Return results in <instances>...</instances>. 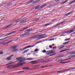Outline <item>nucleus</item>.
<instances>
[{
    "label": "nucleus",
    "mask_w": 75,
    "mask_h": 75,
    "mask_svg": "<svg viewBox=\"0 0 75 75\" xmlns=\"http://www.w3.org/2000/svg\"><path fill=\"white\" fill-rule=\"evenodd\" d=\"M33 58H28L27 59H21V60H19V61L20 62H22L21 63H19V65H23V64H26V62H22L23 61H25V60H33Z\"/></svg>",
    "instance_id": "f257e3e1"
},
{
    "label": "nucleus",
    "mask_w": 75,
    "mask_h": 75,
    "mask_svg": "<svg viewBox=\"0 0 75 75\" xmlns=\"http://www.w3.org/2000/svg\"><path fill=\"white\" fill-rule=\"evenodd\" d=\"M18 47V45H16L11 47L10 49L11 50L12 52H16L17 50V49H16V48Z\"/></svg>",
    "instance_id": "f03ea898"
},
{
    "label": "nucleus",
    "mask_w": 75,
    "mask_h": 75,
    "mask_svg": "<svg viewBox=\"0 0 75 75\" xmlns=\"http://www.w3.org/2000/svg\"><path fill=\"white\" fill-rule=\"evenodd\" d=\"M66 22V21H63L59 23H57V24H56L54 25L53 27H57V26H58V25H59L60 24H63V23H65Z\"/></svg>",
    "instance_id": "7ed1b4c3"
},
{
    "label": "nucleus",
    "mask_w": 75,
    "mask_h": 75,
    "mask_svg": "<svg viewBox=\"0 0 75 75\" xmlns=\"http://www.w3.org/2000/svg\"><path fill=\"white\" fill-rule=\"evenodd\" d=\"M13 54H12V55L10 56H9L7 57L6 58V60H7V61H10L11 60V57H13Z\"/></svg>",
    "instance_id": "20e7f679"
},
{
    "label": "nucleus",
    "mask_w": 75,
    "mask_h": 75,
    "mask_svg": "<svg viewBox=\"0 0 75 75\" xmlns=\"http://www.w3.org/2000/svg\"><path fill=\"white\" fill-rule=\"evenodd\" d=\"M16 33V32L15 31H13L10 33H8L7 34L5 35V36H8V35H11V34H14V33Z\"/></svg>",
    "instance_id": "39448f33"
},
{
    "label": "nucleus",
    "mask_w": 75,
    "mask_h": 75,
    "mask_svg": "<svg viewBox=\"0 0 75 75\" xmlns=\"http://www.w3.org/2000/svg\"><path fill=\"white\" fill-rule=\"evenodd\" d=\"M25 33L23 34L22 35V36H25V35H28L30 34V32H26L25 31Z\"/></svg>",
    "instance_id": "423d86ee"
},
{
    "label": "nucleus",
    "mask_w": 75,
    "mask_h": 75,
    "mask_svg": "<svg viewBox=\"0 0 75 75\" xmlns=\"http://www.w3.org/2000/svg\"><path fill=\"white\" fill-rule=\"evenodd\" d=\"M39 35V38H45V37H45V36H44V35H45V34H43L42 35Z\"/></svg>",
    "instance_id": "0eeeda50"
},
{
    "label": "nucleus",
    "mask_w": 75,
    "mask_h": 75,
    "mask_svg": "<svg viewBox=\"0 0 75 75\" xmlns=\"http://www.w3.org/2000/svg\"><path fill=\"white\" fill-rule=\"evenodd\" d=\"M47 6V4H45L41 6L39 8L40 9H42V8H44V7H45V6Z\"/></svg>",
    "instance_id": "6e6552de"
},
{
    "label": "nucleus",
    "mask_w": 75,
    "mask_h": 75,
    "mask_svg": "<svg viewBox=\"0 0 75 75\" xmlns=\"http://www.w3.org/2000/svg\"><path fill=\"white\" fill-rule=\"evenodd\" d=\"M39 35H35L33 37H32L31 38L32 39L33 38V39H35V38H39Z\"/></svg>",
    "instance_id": "1a4fd4ad"
},
{
    "label": "nucleus",
    "mask_w": 75,
    "mask_h": 75,
    "mask_svg": "<svg viewBox=\"0 0 75 75\" xmlns=\"http://www.w3.org/2000/svg\"><path fill=\"white\" fill-rule=\"evenodd\" d=\"M73 32H74V30H69V31H67L66 32V33L67 34H70V33H73Z\"/></svg>",
    "instance_id": "9d476101"
},
{
    "label": "nucleus",
    "mask_w": 75,
    "mask_h": 75,
    "mask_svg": "<svg viewBox=\"0 0 75 75\" xmlns=\"http://www.w3.org/2000/svg\"><path fill=\"white\" fill-rule=\"evenodd\" d=\"M14 23H11V24H10L8 25L5 27V28H8V27H10V26H11V25H14Z\"/></svg>",
    "instance_id": "9b49d317"
},
{
    "label": "nucleus",
    "mask_w": 75,
    "mask_h": 75,
    "mask_svg": "<svg viewBox=\"0 0 75 75\" xmlns=\"http://www.w3.org/2000/svg\"><path fill=\"white\" fill-rule=\"evenodd\" d=\"M72 14V11H71L70 12L65 14V16L67 17V16H69V14Z\"/></svg>",
    "instance_id": "f8f14e48"
},
{
    "label": "nucleus",
    "mask_w": 75,
    "mask_h": 75,
    "mask_svg": "<svg viewBox=\"0 0 75 75\" xmlns=\"http://www.w3.org/2000/svg\"><path fill=\"white\" fill-rule=\"evenodd\" d=\"M28 28V26H26L24 28H23V30H21L19 31H23V30H27V29Z\"/></svg>",
    "instance_id": "ddd939ff"
},
{
    "label": "nucleus",
    "mask_w": 75,
    "mask_h": 75,
    "mask_svg": "<svg viewBox=\"0 0 75 75\" xmlns=\"http://www.w3.org/2000/svg\"><path fill=\"white\" fill-rule=\"evenodd\" d=\"M40 4H39L38 5H37L35 7V10H37V9H38V8H39L40 6Z\"/></svg>",
    "instance_id": "4468645a"
},
{
    "label": "nucleus",
    "mask_w": 75,
    "mask_h": 75,
    "mask_svg": "<svg viewBox=\"0 0 75 75\" xmlns=\"http://www.w3.org/2000/svg\"><path fill=\"white\" fill-rule=\"evenodd\" d=\"M52 23L50 22V23H47V24H45L44 25L45 26H47V25H51L52 24Z\"/></svg>",
    "instance_id": "2eb2a0df"
},
{
    "label": "nucleus",
    "mask_w": 75,
    "mask_h": 75,
    "mask_svg": "<svg viewBox=\"0 0 75 75\" xmlns=\"http://www.w3.org/2000/svg\"><path fill=\"white\" fill-rule=\"evenodd\" d=\"M29 49H28L27 50H26L23 51L22 53V54H24V53H26V52H27L28 51H29Z\"/></svg>",
    "instance_id": "dca6fc26"
},
{
    "label": "nucleus",
    "mask_w": 75,
    "mask_h": 75,
    "mask_svg": "<svg viewBox=\"0 0 75 75\" xmlns=\"http://www.w3.org/2000/svg\"><path fill=\"white\" fill-rule=\"evenodd\" d=\"M33 31V29H32V28H30L27 30L25 31V32H27V31H28V32H30V31Z\"/></svg>",
    "instance_id": "f3484780"
},
{
    "label": "nucleus",
    "mask_w": 75,
    "mask_h": 75,
    "mask_svg": "<svg viewBox=\"0 0 75 75\" xmlns=\"http://www.w3.org/2000/svg\"><path fill=\"white\" fill-rule=\"evenodd\" d=\"M40 42H41L40 41L39 42H38L35 43L34 45L31 46V47H34V46H35L36 44H38V43H40Z\"/></svg>",
    "instance_id": "a211bd4d"
},
{
    "label": "nucleus",
    "mask_w": 75,
    "mask_h": 75,
    "mask_svg": "<svg viewBox=\"0 0 75 75\" xmlns=\"http://www.w3.org/2000/svg\"><path fill=\"white\" fill-rule=\"evenodd\" d=\"M12 4H6L5 6V7H8V6H10Z\"/></svg>",
    "instance_id": "6ab92c4d"
},
{
    "label": "nucleus",
    "mask_w": 75,
    "mask_h": 75,
    "mask_svg": "<svg viewBox=\"0 0 75 75\" xmlns=\"http://www.w3.org/2000/svg\"><path fill=\"white\" fill-rule=\"evenodd\" d=\"M46 53L47 55H48L49 54H50V50H49L48 51H46Z\"/></svg>",
    "instance_id": "aec40b11"
},
{
    "label": "nucleus",
    "mask_w": 75,
    "mask_h": 75,
    "mask_svg": "<svg viewBox=\"0 0 75 75\" xmlns=\"http://www.w3.org/2000/svg\"><path fill=\"white\" fill-rule=\"evenodd\" d=\"M30 63L32 64H35L36 63V61H33L32 62H30Z\"/></svg>",
    "instance_id": "412c9836"
},
{
    "label": "nucleus",
    "mask_w": 75,
    "mask_h": 75,
    "mask_svg": "<svg viewBox=\"0 0 75 75\" xmlns=\"http://www.w3.org/2000/svg\"><path fill=\"white\" fill-rule=\"evenodd\" d=\"M26 20H27V19H23V20H22L21 21V22H20V23H23L24 22H25V21H26Z\"/></svg>",
    "instance_id": "4be33fe9"
},
{
    "label": "nucleus",
    "mask_w": 75,
    "mask_h": 75,
    "mask_svg": "<svg viewBox=\"0 0 75 75\" xmlns=\"http://www.w3.org/2000/svg\"><path fill=\"white\" fill-rule=\"evenodd\" d=\"M29 69V67H25L23 68V69Z\"/></svg>",
    "instance_id": "5701e85b"
},
{
    "label": "nucleus",
    "mask_w": 75,
    "mask_h": 75,
    "mask_svg": "<svg viewBox=\"0 0 75 75\" xmlns=\"http://www.w3.org/2000/svg\"><path fill=\"white\" fill-rule=\"evenodd\" d=\"M13 40H11L8 41V42H6V44H8V43H10V42H11L12 41H13Z\"/></svg>",
    "instance_id": "b1692460"
},
{
    "label": "nucleus",
    "mask_w": 75,
    "mask_h": 75,
    "mask_svg": "<svg viewBox=\"0 0 75 75\" xmlns=\"http://www.w3.org/2000/svg\"><path fill=\"white\" fill-rule=\"evenodd\" d=\"M38 1H40L39 0H37L35 1H33V3H37V2H38Z\"/></svg>",
    "instance_id": "393cba45"
},
{
    "label": "nucleus",
    "mask_w": 75,
    "mask_h": 75,
    "mask_svg": "<svg viewBox=\"0 0 75 75\" xmlns=\"http://www.w3.org/2000/svg\"><path fill=\"white\" fill-rule=\"evenodd\" d=\"M31 45H30L29 46H28L26 47H25V48L26 49H27V48H31Z\"/></svg>",
    "instance_id": "a878e982"
},
{
    "label": "nucleus",
    "mask_w": 75,
    "mask_h": 75,
    "mask_svg": "<svg viewBox=\"0 0 75 75\" xmlns=\"http://www.w3.org/2000/svg\"><path fill=\"white\" fill-rule=\"evenodd\" d=\"M18 60L17 61L15 62H14L10 63H8V64H6V65H8V64H13V63H15V62H18Z\"/></svg>",
    "instance_id": "bb28decb"
},
{
    "label": "nucleus",
    "mask_w": 75,
    "mask_h": 75,
    "mask_svg": "<svg viewBox=\"0 0 75 75\" xmlns=\"http://www.w3.org/2000/svg\"><path fill=\"white\" fill-rule=\"evenodd\" d=\"M70 42V41H69L66 42H65L64 43H63V45H64L65 44H68V42Z\"/></svg>",
    "instance_id": "cd10ccee"
},
{
    "label": "nucleus",
    "mask_w": 75,
    "mask_h": 75,
    "mask_svg": "<svg viewBox=\"0 0 75 75\" xmlns=\"http://www.w3.org/2000/svg\"><path fill=\"white\" fill-rule=\"evenodd\" d=\"M19 66V63H18V64H16L14 66V67H18Z\"/></svg>",
    "instance_id": "c85d7f7f"
},
{
    "label": "nucleus",
    "mask_w": 75,
    "mask_h": 75,
    "mask_svg": "<svg viewBox=\"0 0 75 75\" xmlns=\"http://www.w3.org/2000/svg\"><path fill=\"white\" fill-rule=\"evenodd\" d=\"M67 50H68V49H66L65 50H64L61 51H60V52H64V51H67Z\"/></svg>",
    "instance_id": "c756f323"
},
{
    "label": "nucleus",
    "mask_w": 75,
    "mask_h": 75,
    "mask_svg": "<svg viewBox=\"0 0 75 75\" xmlns=\"http://www.w3.org/2000/svg\"><path fill=\"white\" fill-rule=\"evenodd\" d=\"M75 0H74L73 1H71L69 3V4H72V3H75Z\"/></svg>",
    "instance_id": "7c9ffc66"
},
{
    "label": "nucleus",
    "mask_w": 75,
    "mask_h": 75,
    "mask_svg": "<svg viewBox=\"0 0 75 75\" xmlns=\"http://www.w3.org/2000/svg\"><path fill=\"white\" fill-rule=\"evenodd\" d=\"M60 63H62V64H65L66 63H68V62H60Z\"/></svg>",
    "instance_id": "2f4dec72"
},
{
    "label": "nucleus",
    "mask_w": 75,
    "mask_h": 75,
    "mask_svg": "<svg viewBox=\"0 0 75 75\" xmlns=\"http://www.w3.org/2000/svg\"><path fill=\"white\" fill-rule=\"evenodd\" d=\"M34 0H31L30 1H29V4H30V3H33V1H34Z\"/></svg>",
    "instance_id": "473e14b6"
},
{
    "label": "nucleus",
    "mask_w": 75,
    "mask_h": 75,
    "mask_svg": "<svg viewBox=\"0 0 75 75\" xmlns=\"http://www.w3.org/2000/svg\"><path fill=\"white\" fill-rule=\"evenodd\" d=\"M40 61H42L43 62H45V61H44V59H40Z\"/></svg>",
    "instance_id": "72a5a7b5"
},
{
    "label": "nucleus",
    "mask_w": 75,
    "mask_h": 75,
    "mask_svg": "<svg viewBox=\"0 0 75 75\" xmlns=\"http://www.w3.org/2000/svg\"><path fill=\"white\" fill-rule=\"evenodd\" d=\"M70 69H75V67H70Z\"/></svg>",
    "instance_id": "f704fd0d"
},
{
    "label": "nucleus",
    "mask_w": 75,
    "mask_h": 75,
    "mask_svg": "<svg viewBox=\"0 0 75 75\" xmlns=\"http://www.w3.org/2000/svg\"><path fill=\"white\" fill-rule=\"evenodd\" d=\"M50 54L54 53V51L52 50H50Z\"/></svg>",
    "instance_id": "c9c22d12"
},
{
    "label": "nucleus",
    "mask_w": 75,
    "mask_h": 75,
    "mask_svg": "<svg viewBox=\"0 0 75 75\" xmlns=\"http://www.w3.org/2000/svg\"><path fill=\"white\" fill-rule=\"evenodd\" d=\"M25 49H26V48H25V47L22 49H20V51H23V50H25Z\"/></svg>",
    "instance_id": "e433bc0d"
},
{
    "label": "nucleus",
    "mask_w": 75,
    "mask_h": 75,
    "mask_svg": "<svg viewBox=\"0 0 75 75\" xmlns=\"http://www.w3.org/2000/svg\"><path fill=\"white\" fill-rule=\"evenodd\" d=\"M70 39H71V38H68V39H65V40H64V41H68V40H70Z\"/></svg>",
    "instance_id": "4c0bfd02"
},
{
    "label": "nucleus",
    "mask_w": 75,
    "mask_h": 75,
    "mask_svg": "<svg viewBox=\"0 0 75 75\" xmlns=\"http://www.w3.org/2000/svg\"><path fill=\"white\" fill-rule=\"evenodd\" d=\"M55 54H56L54 53V54H51V55H49V56H53V55H55Z\"/></svg>",
    "instance_id": "58836bf2"
},
{
    "label": "nucleus",
    "mask_w": 75,
    "mask_h": 75,
    "mask_svg": "<svg viewBox=\"0 0 75 75\" xmlns=\"http://www.w3.org/2000/svg\"><path fill=\"white\" fill-rule=\"evenodd\" d=\"M71 54L72 55V54H74V55H75V52H72L71 53Z\"/></svg>",
    "instance_id": "ea45409f"
},
{
    "label": "nucleus",
    "mask_w": 75,
    "mask_h": 75,
    "mask_svg": "<svg viewBox=\"0 0 75 75\" xmlns=\"http://www.w3.org/2000/svg\"><path fill=\"white\" fill-rule=\"evenodd\" d=\"M47 51H46V50H43L42 51V52L43 53H46V52Z\"/></svg>",
    "instance_id": "a19ab883"
},
{
    "label": "nucleus",
    "mask_w": 75,
    "mask_h": 75,
    "mask_svg": "<svg viewBox=\"0 0 75 75\" xmlns=\"http://www.w3.org/2000/svg\"><path fill=\"white\" fill-rule=\"evenodd\" d=\"M38 51V49H36L34 50L35 52H37Z\"/></svg>",
    "instance_id": "79ce46f5"
},
{
    "label": "nucleus",
    "mask_w": 75,
    "mask_h": 75,
    "mask_svg": "<svg viewBox=\"0 0 75 75\" xmlns=\"http://www.w3.org/2000/svg\"><path fill=\"white\" fill-rule=\"evenodd\" d=\"M25 5H27L28 4H30V3L29 2V1L25 3Z\"/></svg>",
    "instance_id": "37998d69"
},
{
    "label": "nucleus",
    "mask_w": 75,
    "mask_h": 75,
    "mask_svg": "<svg viewBox=\"0 0 75 75\" xmlns=\"http://www.w3.org/2000/svg\"><path fill=\"white\" fill-rule=\"evenodd\" d=\"M67 1L68 0H66L65 1L63 2H64V3H67Z\"/></svg>",
    "instance_id": "c03bdc74"
},
{
    "label": "nucleus",
    "mask_w": 75,
    "mask_h": 75,
    "mask_svg": "<svg viewBox=\"0 0 75 75\" xmlns=\"http://www.w3.org/2000/svg\"><path fill=\"white\" fill-rule=\"evenodd\" d=\"M49 48H52V46L51 45H50L49 46Z\"/></svg>",
    "instance_id": "a18cd8bd"
},
{
    "label": "nucleus",
    "mask_w": 75,
    "mask_h": 75,
    "mask_svg": "<svg viewBox=\"0 0 75 75\" xmlns=\"http://www.w3.org/2000/svg\"><path fill=\"white\" fill-rule=\"evenodd\" d=\"M49 57L45 56L43 57V58H48Z\"/></svg>",
    "instance_id": "49530a36"
},
{
    "label": "nucleus",
    "mask_w": 75,
    "mask_h": 75,
    "mask_svg": "<svg viewBox=\"0 0 75 75\" xmlns=\"http://www.w3.org/2000/svg\"><path fill=\"white\" fill-rule=\"evenodd\" d=\"M24 72V71H21L19 72V73H21V72Z\"/></svg>",
    "instance_id": "de8ad7c7"
},
{
    "label": "nucleus",
    "mask_w": 75,
    "mask_h": 75,
    "mask_svg": "<svg viewBox=\"0 0 75 75\" xmlns=\"http://www.w3.org/2000/svg\"><path fill=\"white\" fill-rule=\"evenodd\" d=\"M75 29V28H73L71 30H74H74Z\"/></svg>",
    "instance_id": "09e8293b"
},
{
    "label": "nucleus",
    "mask_w": 75,
    "mask_h": 75,
    "mask_svg": "<svg viewBox=\"0 0 75 75\" xmlns=\"http://www.w3.org/2000/svg\"><path fill=\"white\" fill-rule=\"evenodd\" d=\"M39 20V18H37L35 19V21H37V20Z\"/></svg>",
    "instance_id": "8fccbe9b"
},
{
    "label": "nucleus",
    "mask_w": 75,
    "mask_h": 75,
    "mask_svg": "<svg viewBox=\"0 0 75 75\" xmlns=\"http://www.w3.org/2000/svg\"><path fill=\"white\" fill-rule=\"evenodd\" d=\"M64 47H65V46H63V47H62L59 48V49H61V48H64Z\"/></svg>",
    "instance_id": "3c124183"
},
{
    "label": "nucleus",
    "mask_w": 75,
    "mask_h": 75,
    "mask_svg": "<svg viewBox=\"0 0 75 75\" xmlns=\"http://www.w3.org/2000/svg\"><path fill=\"white\" fill-rule=\"evenodd\" d=\"M70 57H75V55H71V56H70Z\"/></svg>",
    "instance_id": "603ef678"
},
{
    "label": "nucleus",
    "mask_w": 75,
    "mask_h": 75,
    "mask_svg": "<svg viewBox=\"0 0 75 75\" xmlns=\"http://www.w3.org/2000/svg\"><path fill=\"white\" fill-rule=\"evenodd\" d=\"M49 60H47L45 61V62H49Z\"/></svg>",
    "instance_id": "864d4df0"
},
{
    "label": "nucleus",
    "mask_w": 75,
    "mask_h": 75,
    "mask_svg": "<svg viewBox=\"0 0 75 75\" xmlns=\"http://www.w3.org/2000/svg\"><path fill=\"white\" fill-rule=\"evenodd\" d=\"M15 25H16V24H17V22H16V21L15 22Z\"/></svg>",
    "instance_id": "5fc2aeb1"
},
{
    "label": "nucleus",
    "mask_w": 75,
    "mask_h": 75,
    "mask_svg": "<svg viewBox=\"0 0 75 75\" xmlns=\"http://www.w3.org/2000/svg\"><path fill=\"white\" fill-rule=\"evenodd\" d=\"M23 57H19V59H23Z\"/></svg>",
    "instance_id": "6e6d98bb"
},
{
    "label": "nucleus",
    "mask_w": 75,
    "mask_h": 75,
    "mask_svg": "<svg viewBox=\"0 0 75 75\" xmlns=\"http://www.w3.org/2000/svg\"><path fill=\"white\" fill-rule=\"evenodd\" d=\"M56 47H53V50H54V48H56Z\"/></svg>",
    "instance_id": "4d7b16f0"
},
{
    "label": "nucleus",
    "mask_w": 75,
    "mask_h": 75,
    "mask_svg": "<svg viewBox=\"0 0 75 75\" xmlns=\"http://www.w3.org/2000/svg\"><path fill=\"white\" fill-rule=\"evenodd\" d=\"M19 59V58H17L16 59V60H18Z\"/></svg>",
    "instance_id": "13d9d810"
},
{
    "label": "nucleus",
    "mask_w": 75,
    "mask_h": 75,
    "mask_svg": "<svg viewBox=\"0 0 75 75\" xmlns=\"http://www.w3.org/2000/svg\"><path fill=\"white\" fill-rule=\"evenodd\" d=\"M64 2H62L61 3V4H64Z\"/></svg>",
    "instance_id": "bf43d9fd"
},
{
    "label": "nucleus",
    "mask_w": 75,
    "mask_h": 75,
    "mask_svg": "<svg viewBox=\"0 0 75 75\" xmlns=\"http://www.w3.org/2000/svg\"><path fill=\"white\" fill-rule=\"evenodd\" d=\"M3 52H0V54H3Z\"/></svg>",
    "instance_id": "052dcab7"
},
{
    "label": "nucleus",
    "mask_w": 75,
    "mask_h": 75,
    "mask_svg": "<svg viewBox=\"0 0 75 75\" xmlns=\"http://www.w3.org/2000/svg\"><path fill=\"white\" fill-rule=\"evenodd\" d=\"M4 39H6V38H4L1 39H0V40H4Z\"/></svg>",
    "instance_id": "680f3d73"
},
{
    "label": "nucleus",
    "mask_w": 75,
    "mask_h": 75,
    "mask_svg": "<svg viewBox=\"0 0 75 75\" xmlns=\"http://www.w3.org/2000/svg\"><path fill=\"white\" fill-rule=\"evenodd\" d=\"M41 68H45V66H42L41 67Z\"/></svg>",
    "instance_id": "e2e57ef3"
},
{
    "label": "nucleus",
    "mask_w": 75,
    "mask_h": 75,
    "mask_svg": "<svg viewBox=\"0 0 75 75\" xmlns=\"http://www.w3.org/2000/svg\"><path fill=\"white\" fill-rule=\"evenodd\" d=\"M64 71H68V70L67 69H65V70H64Z\"/></svg>",
    "instance_id": "0e129e2a"
},
{
    "label": "nucleus",
    "mask_w": 75,
    "mask_h": 75,
    "mask_svg": "<svg viewBox=\"0 0 75 75\" xmlns=\"http://www.w3.org/2000/svg\"><path fill=\"white\" fill-rule=\"evenodd\" d=\"M62 72H65V70H62Z\"/></svg>",
    "instance_id": "69168bd1"
},
{
    "label": "nucleus",
    "mask_w": 75,
    "mask_h": 75,
    "mask_svg": "<svg viewBox=\"0 0 75 75\" xmlns=\"http://www.w3.org/2000/svg\"><path fill=\"white\" fill-rule=\"evenodd\" d=\"M59 1V0H56V1H57V2Z\"/></svg>",
    "instance_id": "338daca9"
},
{
    "label": "nucleus",
    "mask_w": 75,
    "mask_h": 75,
    "mask_svg": "<svg viewBox=\"0 0 75 75\" xmlns=\"http://www.w3.org/2000/svg\"><path fill=\"white\" fill-rule=\"evenodd\" d=\"M71 59V58H68V59H67V60H68V59Z\"/></svg>",
    "instance_id": "774afa93"
}]
</instances>
